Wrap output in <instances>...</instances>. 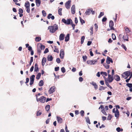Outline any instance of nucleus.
Here are the masks:
<instances>
[{
    "instance_id": "nucleus-6",
    "label": "nucleus",
    "mask_w": 132,
    "mask_h": 132,
    "mask_svg": "<svg viewBox=\"0 0 132 132\" xmlns=\"http://www.w3.org/2000/svg\"><path fill=\"white\" fill-rule=\"evenodd\" d=\"M114 24V23L112 21L110 20L109 21V26L110 28H111V30H114V28L113 27Z\"/></svg>"
},
{
    "instance_id": "nucleus-40",
    "label": "nucleus",
    "mask_w": 132,
    "mask_h": 132,
    "mask_svg": "<svg viewBox=\"0 0 132 132\" xmlns=\"http://www.w3.org/2000/svg\"><path fill=\"white\" fill-rule=\"evenodd\" d=\"M130 76L129 78L128 79H126V82H127V83L128 82H129V81L130 80V79L132 77V73Z\"/></svg>"
},
{
    "instance_id": "nucleus-51",
    "label": "nucleus",
    "mask_w": 132,
    "mask_h": 132,
    "mask_svg": "<svg viewBox=\"0 0 132 132\" xmlns=\"http://www.w3.org/2000/svg\"><path fill=\"white\" fill-rule=\"evenodd\" d=\"M26 11L28 13H29L30 12V7H26Z\"/></svg>"
},
{
    "instance_id": "nucleus-62",
    "label": "nucleus",
    "mask_w": 132,
    "mask_h": 132,
    "mask_svg": "<svg viewBox=\"0 0 132 132\" xmlns=\"http://www.w3.org/2000/svg\"><path fill=\"white\" fill-rule=\"evenodd\" d=\"M52 15V14H51V13H50L49 14L48 16H47V18L48 19H50L51 18V16Z\"/></svg>"
},
{
    "instance_id": "nucleus-32",
    "label": "nucleus",
    "mask_w": 132,
    "mask_h": 132,
    "mask_svg": "<svg viewBox=\"0 0 132 132\" xmlns=\"http://www.w3.org/2000/svg\"><path fill=\"white\" fill-rule=\"evenodd\" d=\"M108 116L107 117L108 120H111L112 118V116L110 114H108Z\"/></svg>"
},
{
    "instance_id": "nucleus-59",
    "label": "nucleus",
    "mask_w": 132,
    "mask_h": 132,
    "mask_svg": "<svg viewBox=\"0 0 132 132\" xmlns=\"http://www.w3.org/2000/svg\"><path fill=\"white\" fill-rule=\"evenodd\" d=\"M41 112H39V111H38L37 113V116H39L40 115L42 114Z\"/></svg>"
},
{
    "instance_id": "nucleus-11",
    "label": "nucleus",
    "mask_w": 132,
    "mask_h": 132,
    "mask_svg": "<svg viewBox=\"0 0 132 132\" xmlns=\"http://www.w3.org/2000/svg\"><path fill=\"white\" fill-rule=\"evenodd\" d=\"M123 74L125 75L126 76L125 78V79H126L130 75V72L129 71H126L124 72L123 73Z\"/></svg>"
},
{
    "instance_id": "nucleus-7",
    "label": "nucleus",
    "mask_w": 132,
    "mask_h": 132,
    "mask_svg": "<svg viewBox=\"0 0 132 132\" xmlns=\"http://www.w3.org/2000/svg\"><path fill=\"white\" fill-rule=\"evenodd\" d=\"M64 53L63 50V49L61 50L60 52V57L63 59L64 58Z\"/></svg>"
},
{
    "instance_id": "nucleus-50",
    "label": "nucleus",
    "mask_w": 132,
    "mask_h": 132,
    "mask_svg": "<svg viewBox=\"0 0 132 132\" xmlns=\"http://www.w3.org/2000/svg\"><path fill=\"white\" fill-rule=\"evenodd\" d=\"M80 114H81V116L83 117L84 116V112L83 110H81L80 111Z\"/></svg>"
},
{
    "instance_id": "nucleus-15",
    "label": "nucleus",
    "mask_w": 132,
    "mask_h": 132,
    "mask_svg": "<svg viewBox=\"0 0 132 132\" xmlns=\"http://www.w3.org/2000/svg\"><path fill=\"white\" fill-rule=\"evenodd\" d=\"M57 120L58 123L60 124L61 123L63 122V120L60 117L58 116L57 117Z\"/></svg>"
},
{
    "instance_id": "nucleus-45",
    "label": "nucleus",
    "mask_w": 132,
    "mask_h": 132,
    "mask_svg": "<svg viewBox=\"0 0 132 132\" xmlns=\"http://www.w3.org/2000/svg\"><path fill=\"white\" fill-rule=\"evenodd\" d=\"M104 13L103 12H101L100 13L98 16V18H100L102 16H103L104 15Z\"/></svg>"
},
{
    "instance_id": "nucleus-46",
    "label": "nucleus",
    "mask_w": 132,
    "mask_h": 132,
    "mask_svg": "<svg viewBox=\"0 0 132 132\" xmlns=\"http://www.w3.org/2000/svg\"><path fill=\"white\" fill-rule=\"evenodd\" d=\"M41 51L42 50H41V49H40V48H38L37 51L38 54H39V55H40L41 53Z\"/></svg>"
},
{
    "instance_id": "nucleus-13",
    "label": "nucleus",
    "mask_w": 132,
    "mask_h": 132,
    "mask_svg": "<svg viewBox=\"0 0 132 132\" xmlns=\"http://www.w3.org/2000/svg\"><path fill=\"white\" fill-rule=\"evenodd\" d=\"M71 12L73 14H75V6L74 5H73L71 7Z\"/></svg>"
},
{
    "instance_id": "nucleus-1",
    "label": "nucleus",
    "mask_w": 132,
    "mask_h": 132,
    "mask_svg": "<svg viewBox=\"0 0 132 132\" xmlns=\"http://www.w3.org/2000/svg\"><path fill=\"white\" fill-rule=\"evenodd\" d=\"M58 28L57 25L55 24L53 26H49L48 28V29H50V33H53L58 29Z\"/></svg>"
},
{
    "instance_id": "nucleus-58",
    "label": "nucleus",
    "mask_w": 132,
    "mask_h": 132,
    "mask_svg": "<svg viewBox=\"0 0 132 132\" xmlns=\"http://www.w3.org/2000/svg\"><path fill=\"white\" fill-rule=\"evenodd\" d=\"M122 47L125 50V51H126L127 48L125 46V45L123 44L121 45Z\"/></svg>"
},
{
    "instance_id": "nucleus-24",
    "label": "nucleus",
    "mask_w": 132,
    "mask_h": 132,
    "mask_svg": "<svg viewBox=\"0 0 132 132\" xmlns=\"http://www.w3.org/2000/svg\"><path fill=\"white\" fill-rule=\"evenodd\" d=\"M122 38L124 40H126L128 41V35H126L125 36L124 35L123 36Z\"/></svg>"
},
{
    "instance_id": "nucleus-28",
    "label": "nucleus",
    "mask_w": 132,
    "mask_h": 132,
    "mask_svg": "<svg viewBox=\"0 0 132 132\" xmlns=\"http://www.w3.org/2000/svg\"><path fill=\"white\" fill-rule=\"evenodd\" d=\"M50 108V105H47L45 106V109L46 111H48L49 110Z\"/></svg>"
},
{
    "instance_id": "nucleus-20",
    "label": "nucleus",
    "mask_w": 132,
    "mask_h": 132,
    "mask_svg": "<svg viewBox=\"0 0 132 132\" xmlns=\"http://www.w3.org/2000/svg\"><path fill=\"white\" fill-rule=\"evenodd\" d=\"M105 82L106 85L110 89L112 88L111 87L109 84V82L108 81V80H106V79H105Z\"/></svg>"
},
{
    "instance_id": "nucleus-55",
    "label": "nucleus",
    "mask_w": 132,
    "mask_h": 132,
    "mask_svg": "<svg viewBox=\"0 0 132 132\" xmlns=\"http://www.w3.org/2000/svg\"><path fill=\"white\" fill-rule=\"evenodd\" d=\"M45 48V46L42 44L40 46V49H41V50H44Z\"/></svg>"
},
{
    "instance_id": "nucleus-18",
    "label": "nucleus",
    "mask_w": 132,
    "mask_h": 132,
    "mask_svg": "<svg viewBox=\"0 0 132 132\" xmlns=\"http://www.w3.org/2000/svg\"><path fill=\"white\" fill-rule=\"evenodd\" d=\"M91 9H92V8L88 9L86 10V11L85 12L86 15H89L90 14V12L91 11Z\"/></svg>"
},
{
    "instance_id": "nucleus-34",
    "label": "nucleus",
    "mask_w": 132,
    "mask_h": 132,
    "mask_svg": "<svg viewBox=\"0 0 132 132\" xmlns=\"http://www.w3.org/2000/svg\"><path fill=\"white\" fill-rule=\"evenodd\" d=\"M35 76L34 75H32L30 78V80L34 81Z\"/></svg>"
},
{
    "instance_id": "nucleus-9",
    "label": "nucleus",
    "mask_w": 132,
    "mask_h": 132,
    "mask_svg": "<svg viewBox=\"0 0 132 132\" xmlns=\"http://www.w3.org/2000/svg\"><path fill=\"white\" fill-rule=\"evenodd\" d=\"M112 63L113 61L112 59L110 57L108 56L106 60V63L108 64H109L110 63V62Z\"/></svg>"
},
{
    "instance_id": "nucleus-29",
    "label": "nucleus",
    "mask_w": 132,
    "mask_h": 132,
    "mask_svg": "<svg viewBox=\"0 0 132 132\" xmlns=\"http://www.w3.org/2000/svg\"><path fill=\"white\" fill-rule=\"evenodd\" d=\"M39 85L40 86H42L44 85V82L43 80H41L39 83Z\"/></svg>"
},
{
    "instance_id": "nucleus-10",
    "label": "nucleus",
    "mask_w": 132,
    "mask_h": 132,
    "mask_svg": "<svg viewBox=\"0 0 132 132\" xmlns=\"http://www.w3.org/2000/svg\"><path fill=\"white\" fill-rule=\"evenodd\" d=\"M71 2V0H69L65 4V6L66 8L67 9H69L70 7L69 6V4H70Z\"/></svg>"
},
{
    "instance_id": "nucleus-52",
    "label": "nucleus",
    "mask_w": 132,
    "mask_h": 132,
    "mask_svg": "<svg viewBox=\"0 0 132 132\" xmlns=\"http://www.w3.org/2000/svg\"><path fill=\"white\" fill-rule=\"evenodd\" d=\"M23 12V11L22 9L21 8H20L19 9V12L18 14L20 13H22Z\"/></svg>"
},
{
    "instance_id": "nucleus-25",
    "label": "nucleus",
    "mask_w": 132,
    "mask_h": 132,
    "mask_svg": "<svg viewBox=\"0 0 132 132\" xmlns=\"http://www.w3.org/2000/svg\"><path fill=\"white\" fill-rule=\"evenodd\" d=\"M114 79V78L113 76H112L110 78L108 79V80L109 83L113 81Z\"/></svg>"
},
{
    "instance_id": "nucleus-26",
    "label": "nucleus",
    "mask_w": 132,
    "mask_h": 132,
    "mask_svg": "<svg viewBox=\"0 0 132 132\" xmlns=\"http://www.w3.org/2000/svg\"><path fill=\"white\" fill-rule=\"evenodd\" d=\"M30 5L29 2L28 1H27L25 3L24 6L26 7H30Z\"/></svg>"
},
{
    "instance_id": "nucleus-53",
    "label": "nucleus",
    "mask_w": 132,
    "mask_h": 132,
    "mask_svg": "<svg viewBox=\"0 0 132 132\" xmlns=\"http://www.w3.org/2000/svg\"><path fill=\"white\" fill-rule=\"evenodd\" d=\"M61 71L63 73H64L65 72V70L64 67H62L61 68Z\"/></svg>"
},
{
    "instance_id": "nucleus-5",
    "label": "nucleus",
    "mask_w": 132,
    "mask_h": 132,
    "mask_svg": "<svg viewBox=\"0 0 132 132\" xmlns=\"http://www.w3.org/2000/svg\"><path fill=\"white\" fill-rule=\"evenodd\" d=\"M100 108H101V112L105 116H107V114L105 112V109L104 108V107L103 105H101L100 107L99 108V109H100Z\"/></svg>"
},
{
    "instance_id": "nucleus-36",
    "label": "nucleus",
    "mask_w": 132,
    "mask_h": 132,
    "mask_svg": "<svg viewBox=\"0 0 132 132\" xmlns=\"http://www.w3.org/2000/svg\"><path fill=\"white\" fill-rule=\"evenodd\" d=\"M85 38V37L84 36L81 37V43L82 44L83 43Z\"/></svg>"
},
{
    "instance_id": "nucleus-21",
    "label": "nucleus",
    "mask_w": 132,
    "mask_h": 132,
    "mask_svg": "<svg viewBox=\"0 0 132 132\" xmlns=\"http://www.w3.org/2000/svg\"><path fill=\"white\" fill-rule=\"evenodd\" d=\"M64 34H61L59 36V40L60 41L63 40L64 39Z\"/></svg>"
},
{
    "instance_id": "nucleus-37",
    "label": "nucleus",
    "mask_w": 132,
    "mask_h": 132,
    "mask_svg": "<svg viewBox=\"0 0 132 132\" xmlns=\"http://www.w3.org/2000/svg\"><path fill=\"white\" fill-rule=\"evenodd\" d=\"M62 8H60L58 10V13L61 16L62 15Z\"/></svg>"
},
{
    "instance_id": "nucleus-14",
    "label": "nucleus",
    "mask_w": 132,
    "mask_h": 132,
    "mask_svg": "<svg viewBox=\"0 0 132 132\" xmlns=\"http://www.w3.org/2000/svg\"><path fill=\"white\" fill-rule=\"evenodd\" d=\"M90 84L94 86V88L95 90L97 89H98L97 85L96 84V83L94 82L93 81L91 82H90Z\"/></svg>"
},
{
    "instance_id": "nucleus-30",
    "label": "nucleus",
    "mask_w": 132,
    "mask_h": 132,
    "mask_svg": "<svg viewBox=\"0 0 132 132\" xmlns=\"http://www.w3.org/2000/svg\"><path fill=\"white\" fill-rule=\"evenodd\" d=\"M115 113L114 116L115 117L118 118L119 117V113L117 112H115L114 113Z\"/></svg>"
},
{
    "instance_id": "nucleus-33",
    "label": "nucleus",
    "mask_w": 132,
    "mask_h": 132,
    "mask_svg": "<svg viewBox=\"0 0 132 132\" xmlns=\"http://www.w3.org/2000/svg\"><path fill=\"white\" fill-rule=\"evenodd\" d=\"M54 52H56L57 53H59V51L58 50L57 48V47L56 46H54Z\"/></svg>"
},
{
    "instance_id": "nucleus-43",
    "label": "nucleus",
    "mask_w": 132,
    "mask_h": 132,
    "mask_svg": "<svg viewBox=\"0 0 132 132\" xmlns=\"http://www.w3.org/2000/svg\"><path fill=\"white\" fill-rule=\"evenodd\" d=\"M125 29L126 32L127 33H129L130 32V30H129L128 27H125Z\"/></svg>"
},
{
    "instance_id": "nucleus-8",
    "label": "nucleus",
    "mask_w": 132,
    "mask_h": 132,
    "mask_svg": "<svg viewBox=\"0 0 132 132\" xmlns=\"http://www.w3.org/2000/svg\"><path fill=\"white\" fill-rule=\"evenodd\" d=\"M55 87L53 86L51 88L48 90L49 93L50 94H52L55 91Z\"/></svg>"
},
{
    "instance_id": "nucleus-22",
    "label": "nucleus",
    "mask_w": 132,
    "mask_h": 132,
    "mask_svg": "<svg viewBox=\"0 0 132 132\" xmlns=\"http://www.w3.org/2000/svg\"><path fill=\"white\" fill-rule=\"evenodd\" d=\"M70 35L69 34H67L65 37V41L66 42L68 41L69 40Z\"/></svg>"
},
{
    "instance_id": "nucleus-16",
    "label": "nucleus",
    "mask_w": 132,
    "mask_h": 132,
    "mask_svg": "<svg viewBox=\"0 0 132 132\" xmlns=\"http://www.w3.org/2000/svg\"><path fill=\"white\" fill-rule=\"evenodd\" d=\"M35 2L37 7H39L40 6L41 3V1L40 0H36L35 1Z\"/></svg>"
},
{
    "instance_id": "nucleus-3",
    "label": "nucleus",
    "mask_w": 132,
    "mask_h": 132,
    "mask_svg": "<svg viewBox=\"0 0 132 132\" xmlns=\"http://www.w3.org/2000/svg\"><path fill=\"white\" fill-rule=\"evenodd\" d=\"M36 99L37 102L40 101L42 103H44L45 102L46 97L44 96H42L39 98H36Z\"/></svg>"
},
{
    "instance_id": "nucleus-60",
    "label": "nucleus",
    "mask_w": 132,
    "mask_h": 132,
    "mask_svg": "<svg viewBox=\"0 0 132 132\" xmlns=\"http://www.w3.org/2000/svg\"><path fill=\"white\" fill-rule=\"evenodd\" d=\"M107 18L106 17H104L102 20V22H104L106 21Z\"/></svg>"
},
{
    "instance_id": "nucleus-23",
    "label": "nucleus",
    "mask_w": 132,
    "mask_h": 132,
    "mask_svg": "<svg viewBox=\"0 0 132 132\" xmlns=\"http://www.w3.org/2000/svg\"><path fill=\"white\" fill-rule=\"evenodd\" d=\"M38 70V64L37 63H36L35 64L34 71L36 72H37Z\"/></svg>"
},
{
    "instance_id": "nucleus-27",
    "label": "nucleus",
    "mask_w": 132,
    "mask_h": 132,
    "mask_svg": "<svg viewBox=\"0 0 132 132\" xmlns=\"http://www.w3.org/2000/svg\"><path fill=\"white\" fill-rule=\"evenodd\" d=\"M41 40V38L40 37H37L35 38V40L36 42H39Z\"/></svg>"
},
{
    "instance_id": "nucleus-56",
    "label": "nucleus",
    "mask_w": 132,
    "mask_h": 132,
    "mask_svg": "<svg viewBox=\"0 0 132 132\" xmlns=\"http://www.w3.org/2000/svg\"><path fill=\"white\" fill-rule=\"evenodd\" d=\"M56 62L58 63H59L61 62L60 59L59 58H57L56 59Z\"/></svg>"
},
{
    "instance_id": "nucleus-54",
    "label": "nucleus",
    "mask_w": 132,
    "mask_h": 132,
    "mask_svg": "<svg viewBox=\"0 0 132 132\" xmlns=\"http://www.w3.org/2000/svg\"><path fill=\"white\" fill-rule=\"evenodd\" d=\"M123 36L121 34H120L119 35V40L120 41H121L122 40Z\"/></svg>"
},
{
    "instance_id": "nucleus-61",
    "label": "nucleus",
    "mask_w": 132,
    "mask_h": 132,
    "mask_svg": "<svg viewBox=\"0 0 132 132\" xmlns=\"http://www.w3.org/2000/svg\"><path fill=\"white\" fill-rule=\"evenodd\" d=\"M28 50L29 51H31L32 50V47L30 46H29L28 47Z\"/></svg>"
},
{
    "instance_id": "nucleus-35",
    "label": "nucleus",
    "mask_w": 132,
    "mask_h": 132,
    "mask_svg": "<svg viewBox=\"0 0 132 132\" xmlns=\"http://www.w3.org/2000/svg\"><path fill=\"white\" fill-rule=\"evenodd\" d=\"M41 76V73H39L36 76V79H39Z\"/></svg>"
},
{
    "instance_id": "nucleus-47",
    "label": "nucleus",
    "mask_w": 132,
    "mask_h": 132,
    "mask_svg": "<svg viewBox=\"0 0 132 132\" xmlns=\"http://www.w3.org/2000/svg\"><path fill=\"white\" fill-rule=\"evenodd\" d=\"M82 58H83V61L84 62H85L87 60V57L86 55H83L82 56Z\"/></svg>"
},
{
    "instance_id": "nucleus-17",
    "label": "nucleus",
    "mask_w": 132,
    "mask_h": 132,
    "mask_svg": "<svg viewBox=\"0 0 132 132\" xmlns=\"http://www.w3.org/2000/svg\"><path fill=\"white\" fill-rule=\"evenodd\" d=\"M46 58L44 57H43L42 60V65L43 66H44L45 64V63L46 62Z\"/></svg>"
},
{
    "instance_id": "nucleus-39",
    "label": "nucleus",
    "mask_w": 132,
    "mask_h": 132,
    "mask_svg": "<svg viewBox=\"0 0 132 132\" xmlns=\"http://www.w3.org/2000/svg\"><path fill=\"white\" fill-rule=\"evenodd\" d=\"M79 19L80 22H81V23L82 24H83V23H85V21L83 19H82L81 17H79Z\"/></svg>"
},
{
    "instance_id": "nucleus-12",
    "label": "nucleus",
    "mask_w": 132,
    "mask_h": 132,
    "mask_svg": "<svg viewBox=\"0 0 132 132\" xmlns=\"http://www.w3.org/2000/svg\"><path fill=\"white\" fill-rule=\"evenodd\" d=\"M113 78L114 79L117 81H119L120 80V77L119 76L117 75H115Z\"/></svg>"
},
{
    "instance_id": "nucleus-41",
    "label": "nucleus",
    "mask_w": 132,
    "mask_h": 132,
    "mask_svg": "<svg viewBox=\"0 0 132 132\" xmlns=\"http://www.w3.org/2000/svg\"><path fill=\"white\" fill-rule=\"evenodd\" d=\"M100 74L101 75H102V76H103V74L104 75L106 76L107 75V73L106 72H105L101 71L100 72Z\"/></svg>"
},
{
    "instance_id": "nucleus-63",
    "label": "nucleus",
    "mask_w": 132,
    "mask_h": 132,
    "mask_svg": "<svg viewBox=\"0 0 132 132\" xmlns=\"http://www.w3.org/2000/svg\"><path fill=\"white\" fill-rule=\"evenodd\" d=\"M65 130L66 132H69V131L66 125H65Z\"/></svg>"
},
{
    "instance_id": "nucleus-31",
    "label": "nucleus",
    "mask_w": 132,
    "mask_h": 132,
    "mask_svg": "<svg viewBox=\"0 0 132 132\" xmlns=\"http://www.w3.org/2000/svg\"><path fill=\"white\" fill-rule=\"evenodd\" d=\"M86 120V122L89 124H90V120L88 117H87L85 118Z\"/></svg>"
},
{
    "instance_id": "nucleus-38",
    "label": "nucleus",
    "mask_w": 132,
    "mask_h": 132,
    "mask_svg": "<svg viewBox=\"0 0 132 132\" xmlns=\"http://www.w3.org/2000/svg\"><path fill=\"white\" fill-rule=\"evenodd\" d=\"M106 88V87H104L103 86H100L99 88V90H104Z\"/></svg>"
},
{
    "instance_id": "nucleus-4",
    "label": "nucleus",
    "mask_w": 132,
    "mask_h": 132,
    "mask_svg": "<svg viewBox=\"0 0 132 132\" xmlns=\"http://www.w3.org/2000/svg\"><path fill=\"white\" fill-rule=\"evenodd\" d=\"M97 61V60H89L87 61V64L90 65H93L95 64V63Z\"/></svg>"
},
{
    "instance_id": "nucleus-49",
    "label": "nucleus",
    "mask_w": 132,
    "mask_h": 132,
    "mask_svg": "<svg viewBox=\"0 0 132 132\" xmlns=\"http://www.w3.org/2000/svg\"><path fill=\"white\" fill-rule=\"evenodd\" d=\"M43 15L44 17H45L46 15V13L44 10H43L42 11Z\"/></svg>"
},
{
    "instance_id": "nucleus-44",
    "label": "nucleus",
    "mask_w": 132,
    "mask_h": 132,
    "mask_svg": "<svg viewBox=\"0 0 132 132\" xmlns=\"http://www.w3.org/2000/svg\"><path fill=\"white\" fill-rule=\"evenodd\" d=\"M126 86L129 88L132 87V84L128 83L126 84Z\"/></svg>"
},
{
    "instance_id": "nucleus-57",
    "label": "nucleus",
    "mask_w": 132,
    "mask_h": 132,
    "mask_svg": "<svg viewBox=\"0 0 132 132\" xmlns=\"http://www.w3.org/2000/svg\"><path fill=\"white\" fill-rule=\"evenodd\" d=\"M49 52L48 49V48H46L44 51V54H46Z\"/></svg>"
},
{
    "instance_id": "nucleus-64",
    "label": "nucleus",
    "mask_w": 132,
    "mask_h": 132,
    "mask_svg": "<svg viewBox=\"0 0 132 132\" xmlns=\"http://www.w3.org/2000/svg\"><path fill=\"white\" fill-rule=\"evenodd\" d=\"M116 130L118 132H120V128L119 127H117V128Z\"/></svg>"
},
{
    "instance_id": "nucleus-19",
    "label": "nucleus",
    "mask_w": 132,
    "mask_h": 132,
    "mask_svg": "<svg viewBox=\"0 0 132 132\" xmlns=\"http://www.w3.org/2000/svg\"><path fill=\"white\" fill-rule=\"evenodd\" d=\"M47 60L48 61H52L53 60V57L52 55H48L47 57Z\"/></svg>"
},
{
    "instance_id": "nucleus-2",
    "label": "nucleus",
    "mask_w": 132,
    "mask_h": 132,
    "mask_svg": "<svg viewBox=\"0 0 132 132\" xmlns=\"http://www.w3.org/2000/svg\"><path fill=\"white\" fill-rule=\"evenodd\" d=\"M62 21L64 23L68 25H69L72 23L73 22L71 19H67L66 20L65 19H62Z\"/></svg>"
},
{
    "instance_id": "nucleus-48",
    "label": "nucleus",
    "mask_w": 132,
    "mask_h": 132,
    "mask_svg": "<svg viewBox=\"0 0 132 132\" xmlns=\"http://www.w3.org/2000/svg\"><path fill=\"white\" fill-rule=\"evenodd\" d=\"M112 37L113 40H115L116 39V37L115 35L114 34H112Z\"/></svg>"
},
{
    "instance_id": "nucleus-42",
    "label": "nucleus",
    "mask_w": 132,
    "mask_h": 132,
    "mask_svg": "<svg viewBox=\"0 0 132 132\" xmlns=\"http://www.w3.org/2000/svg\"><path fill=\"white\" fill-rule=\"evenodd\" d=\"M103 65L105 68L107 69H108L109 68L110 65L108 64H103Z\"/></svg>"
}]
</instances>
